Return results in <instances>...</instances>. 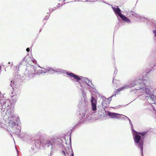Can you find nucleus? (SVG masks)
<instances>
[{"instance_id": "f03ea898", "label": "nucleus", "mask_w": 156, "mask_h": 156, "mask_svg": "<svg viewBox=\"0 0 156 156\" xmlns=\"http://www.w3.org/2000/svg\"><path fill=\"white\" fill-rule=\"evenodd\" d=\"M67 75L69 76L70 77H73V78L76 80V81H78L80 80L82 77L80 76H78L77 75L73 73H67Z\"/></svg>"}, {"instance_id": "dca6fc26", "label": "nucleus", "mask_w": 156, "mask_h": 156, "mask_svg": "<svg viewBox=\"0 0 156 156\" xmlns=\"http://www.w3.org/2000/svg\"><path fill=\"white\" fill-rule=\"evenodd\" d=\"M49 15H47L46 16L45 18H44V20H47L49 18Z\"/></svg>"}, {"instance_id": "6ab92c4d", "label": "nucleus", "mask_w": 156, "mask_h": 156, "mask_svg": "<svg viewBox=\"0 0 156 156\" xmlns=\"http://www.w3.org/2000/svg\"><path fill=\"white\" fill-rule=\"evenodd\" d=\"M29 72V71L28 69H26L25 72V73H27L28 72Z\"/></svg>"}, {"instance_id": "f3484780", "label": "nucleus", "mask_w": 156, "mask_h": 156, "mask_svg": "<svg viewBox=\"0 0 156 156\" xmlns=\"http://www.w3.org/2000/svg\"><path fill=\"white\" fill-rule=\"evenodd\" d=\"M139 81H140V80H136L135 81H134V82H135L136 83H137V82H138V83H139V82H138Z\"/></svg>"}, {"instance_id": "ddd939ff", "label": "nucleus", "mask_w": 156, "mask_h": 156, "mask_svg": "<svg viewBox=\"0 0 156 156\" xmlns=\"http://www.w3.org/2000/svg\"><path fill=\"white\" fill-rule=\"evenodd\" d=\"M85 81L87 83V84L89 86L90 84V83H91V82L89 80H88L87 79H84Z\"/></svg>"}, {"instance_id": "2eb2a0df", "label": "nucleus", "mask_w": 156, "mask_h": 156, "mask_svg": "<svg viewBox=\"0 0 156 156\" xmlns=\"http://www.w3.org/2000/svg\"><path fill=\"white\" fill-rule=\"evenodd\" d=\"M139 133V134H140V135H142V136H144L146 134V133L145 132H142V133Z\"/></svg>"}, {"instance_id": "aec40b11", "label": "nucleus", "mask_w": 156, "mask_h": 156, "mask_svg": "<svg viewBox=\"0 0 156 156\" xmlns=\"http://www.w3.org/2000/svg\"><path fill=\"white\" fill-rule=\"evenodd\" d=\"M62 153H63V154H64V155L65 156H66V153L65 152V151H62Z\"/></svg>"}, {"instance_id": "423d86ee", "label": "nucleus", "mask_w": 156, "mask_h": 156, "mask_svg": "<svg viewBox=\"0 0 156 156\" xmlns=\"http://www.w3.org/2000/svg\"><path fill=\"white\" fill-rule=\"evenodd\" d=\"M126 87H123L117 90L116 91L114 92V94L113 95H112L110 98H112L114 96L116 97V95L119 94H120V91L125 89Z\"/></svg>"}, {"instance_id": "1a4fd4ad", "label": "nucleus", "mask_w": 156, "mask_h": 156, "mask_svg": "<svg viewBox=\"0 0 156 156\" xmlns=\"http://www.w3.org/2000/svg\"><path fill=\"white\" fill-rule=\"evenodd\" d=\"M45 145L48 146V147H51V148H52V144L51 142L49 140H47L45 143L44 144Z\"/></svg>"}, {"instance_id": "a878e982", "label": "nucleus", "mask_w": 156, "mask_h": 156, "mask_svg": "<svg viewBox=\"0 0 156 156\" xmlns=\"http://www.w3.org/2000/svg\"><path fill=\"white\" fill-rule=\"evenodd\" d=\"M11 64H12H12H13V63H12V62H11Z\"/></svg>"}, {"instance_id": "0eeeda50", "label": "nucleus", "mask_w": 156, "mask_h": 156, "mask_svg": "<svg viewBox=\"0 0 156 156\" xmlns=\"http://www.w3.org/2000/svg\"><path fill=\"white\" fill-rule=\"evenodd\" d=\"M112 8L115 12L119 16L122 14L121 13V10L119 8L113 7Z\"/></svg>"}, {"instance_id": "b1692460", "label": "nucleus", "mask_w": 156, "mask_h": 156, "mask_svg": "<svg viewBox=\"0 0 156 156\" xmlns=\"http://www.w3.org/2000/svg\"><path fill=\"white\" fill-rule=\"evenodd\" d=\"M146 91L147 93L148 92V93H149V92H150V91L149 90H147Z\"/></svg>"}, {"instance_id": "bb28decb", "label": "nucleus", "mask_w": 156, "mask_h": 156, "mask_svg": "<svg viewBox=\"0 0 156 156\" xmlns=\"http://www.w3.org/2000/svg\"><path fill=\"white\" fill-rule=\"evenodd\" d=\"M8 64H10V62H9Z\"/></svg>"}, {"instance_id": "f8f14e48", "label": "nucleus", "mask_w": 156, "mask_h": 156, "mask_svg": "<svg viewBox=\"0 0 156 156\" xmlns=\"http://www.w3.org/2000/svg\"><path fill=\"white\" fill-rule=\"evenodd\" d=\"M37 75L34 73H29L28 76L30 78H32L34 77Z\"/></svg>"}, {"instance_id": "412c9836", "label": "nucleus", "mask_w": 156, "mask_h": 156, "mask_svg": "<svg viewBox=\"0 0 156 156\" xmlns=\"http://www.w3.org/2000/svg\"><path fill=\"white\" fill-rule=\"evenodd\" d=\"M71 149V151H72V154L70 156H74V154H73V151H72V150Z\"/></svg>"}, {"instance_id": "20e7f679", "label": "nucleus", "mask_w": 156, "mask_h": 156, "mask_svg": "<svg viewBox=\"0 0 156 156\" xmlns=\"http://www.w3.org/2000/svg\"><path fill=\"white\" fill-rule=\"evenodd\" d=\"M91 103L92 110L93 111H96L97 109V100L95 99V98H91Z\"/></svg>"}, {"instance_id": "39448f33", "label": "nucleus", "mask_w": 156, "mask_h": 156, "mask_svg": "<svg viewBox=\"0 0 156 156\" xmlns=\"http://www.w3.org/2000/svg\"><path fill=\"white\" fill-rule=\"evenodd\" d=\"M108 115L110 116L112 118H118L120 117V114L114 113H112L110 112H108Z\"/></svg>"}, {"instance_id": "4468645a", "label": "nucleus", "mask_w": 156, "mask_h": 156, "mask_svg": "<svg viewBox=\"0 0 156 156\" xmlns=\"http://www.w3.org/2000/svg\"><path fill=\"white\" fill-rule=\"evenodd\" d=\"M62 3H58V5H57V8H58L61 7L62 6Z\"/></svg>"}, {"instance_id": "393cba45", "label": "nucleus", "mask_w": 156, "mask_h": 156, "mask_svg": "<svg viewBox=\"0 0 156 156\" xmlns=\"http://www.w3.org/2000/svg\"><path fill=\"white\" fill-rule=\"evenodd\" d=\"M31 72H32V71H31V70H30V73H31Z\"/></svg>"}, {"instance_id": "7ed1b4c3", "label": "nucleus", "mask_w": 156, "mask_h": 156, "mask_svg": "<svg viewBox=\"0 0 156 156\" xmlns=\"http://www.w3.org/2000/svg\"><path fill=\"white\" fill-rule=\"evenodd\" d=\"M65 144L67 146V148H69L71 147V138L70 137L67 136L65 138Z\"/></svg>"}, {"instance_id": "cd10ccee", "label": "nucleus", "mask_w": 156, "mask_h": 156, "mask_svg": "<svg viewBox=\"0 0 156 156\" xmlns=\"http://www.w3.org/2000/svg\"><path fill=\"white\" fill-rule=\"evenodd\" d=\"M0 70H1V68L0 69Z\"/></svg>"}, {"instance_id": "9b49d317", "label": "nucleus", "mask_w": 156, "mask_h": 156, "mask_svg": "<svg viewBox=\"0 0 156 156\" xmlns=\"http://www.w3.org/2000/svg\"><path fill=\"white\" fill-rule=\"evenodd\" d=\"M16 123L15 122L11 121L10 120L9 122V125L11 127H13L15 126Z\"/></svg>"}, {"instance_id": "4be33fe9", "label": "nucleus", "mask_w": 156, "mask_h": 156, "mask_svg": "<svg viewBox=\"0 0 156 156\" xmlns=\"http://www.w3.org/2000/svg\"><path fill=\"white\" fill-rule=\"evenodd\" d=\"M26 51L27 52H29L30 51V49L29 48H27L26 49Z\"/></svg>"}, {"instance_id": "6e6552de", "label": "nucleus", "mask_w": 156, "mask_h": 156, "mask_svg": "<svg viewBox=\"0 0 156 156\" xmlns=\"http://www.w3.org/2000/svg\"><path fill=\"white\" fill-rule=\"evenodd\" d=\"M120 17L123 21H124L128 23H130V21L128 18L125 16H123L122 14L120 16Z\"/></svg>"}, {"instance_id": "9d476101", "label": "nucleus", "mask_w": 156, "mask_h": 156, "mask_svg": "<svg viewBox=\"0 0 156 156\" xmlns=\"http://www.w3.org/2000/svg\"><path fill=\"white\" fill-rule=\"evenodd\" d=\"M92 96L91 98H94L95 97V98H100L101 96L98 92H95L94 94H92Z\"/></svg>"}, {"instance_id": "5701e85b", "label": "nucleus", "mask_w": 156, "mask_h": 156, "mask_svg": "<svg viewBox=\"0 0 156 156\" xmlns=\"http://www.w3.org/2000/svg\"><path fill=\"white\" fill-rule=\"evenodd\" d=\"M3 96V95L1 94V92H0V97H2Z\"/></svg>"}, {"instance_id": "f257e3e1", "label": "nucleus", "mask_w": 156, "mask_h": 156, "mask_svg": "<svg viewBox=\"0 0 156 156\" xmlns=\"http://www.w3.org/2000/svg\"><path fill=\"white\" fill-rule=\"evenodd\" d=\"M141 137L139 134L137 133L135 134L134 138V142L135 143H139V145L142 152L143 147V141L142 139L141 140Z\"/></svg>"}, {"instance_id": "a211bd4d", "label": "nucleus", "mask_w": 156, "mask_h": 156, "mask_svg": "<svg viewBox=\"0 0 156 156\" xmlns=\"http://www.w3.org/2000/svg\"><path fill=\"white\" fill-rule=\"evenodd\" d=\"M153 33L155 34V36H156V30H154L153 31Z\"/></svg>"}]
</instances>
